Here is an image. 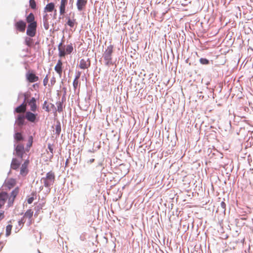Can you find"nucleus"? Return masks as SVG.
Masks as SVG:
<instances>
[{"mask_svg": "<svg viewBox=\"0 0 253 253\" xmlns=\"http://www.w3.org/2000/svg\"><path fill=\"white\" fill-rule=\"evenodd\" d=\"M77 24L76 19L73 18L71 19L69 18L68 19L67 24L71 28L74 27Z\"/></svg>", "mask_w": 253, "mask_h": 253, "instance_id": "nucleus-24", "label": "nucleus"}, {"mask_svg": "<svg viewBox=\"0 0 253 253\" xmlns=\"http://www.w3.org/2000/svg\"><path fill=\"white\" fill-rule=\"evenodd\" d=\"M68 3V0H61L59 6V13L61 15H63L66 12V6Z\"/></svg>", "mask_w": 253, "mask_h": 253, "instance_id": "nucleus-14", "label": "nucleus"}, {"mask_svg": "<svg viewBox=\"0 0 253 253\" xmlns=\"http://www.w3.org/2000/svg\"><path fill=\"white\" fill-rule=\"evenodd\" d=\"M48 149H49L51 154L49 157V159L51 160L53 158V149L52 148V145L50 144H48Z\"/></svg>", "mask_w": 253, "mask_h": 253, "instance_id": "nucleus-30", "label": "nucleus"}, {"mask_svg": "<svg viewBox=\"0 0 253 253\" xmlns=\"http://www.w3.org/2000/svg\"><path fill=\"white\" fill-rule=\"evenodd\" d=\"M79 85V80L74 79L73 81V86L75 89H77Z\"/></svg>", "mask_w": 253, "mask_h": 253, "instance_id": "nucleus-33", "label": "nucleus"}, {"mask_svg": "<svg viewBox=\"0 0 253 253\" xmlns=\"http://www.w3.org/2000/svg\"><path fill=\"white\" fill-rule=\"evenodd\" d=\"M29 160H26L25 161L24 163L22 165L20 168V174L22 176H25L28 173L29 170L28 169V167L29 164Z\"/></svg>", "mask_w": 253, "mask_h": 253, "instance_id": "nucleus-8", "label": "nucleus"}, {"mask_svg": "<svg viewBox=\"0 0 253 253\" xmlns=\"http://www.w3.org/2000/svg\"><path fill=\"white\" fill-rule=\"evenodd\" d=\"M33 142V137L32 136H30L28 138V142L26 148V151H29L30 148L32 146Z\"/></svg>", "mask_w": 253, "mask_h": 253, "instance_id": "nucleus-25", "label": "nucleus"}, {"mask_svg": "<svg viewBox=\"0 0 253 253\" xmlns=\"http://www.w3.org/2000/svg\"><path fill=\"white\" fill-rule=\"evenodd\" d=\"M49 15L47 13H45V14L43 16V27L45 30H48L49 27Z\"/></svg>", "mask_w": 253, "mask_h": 253, "instance_id": "nucleus-20", "label": "nucleus"}, {"mask_svg": "<svg viewBox=\"0 0 253 253\" xmlns=\"http://www.w3.org/2000/svg\"><path fill=\"white\" fill-rule=\"evenodd\" d=\"M29 106L30 107V110L32 112H35L37 110V106L36 105V100L34 97H32V99L28 102Z\"/></svg>", "mask_w": 253, "mask_h": 253, "instance_id": "nucleus-19", "label": "nucleus"}, {"mask_svg": "<svg viewBox=\"0 0 253 253\" xmlns=\"http://www.w3.org/2000/svg\"><path fill=\"white\" fill-rule=\"evenodd\" d=\"M94 162V159H91L88 161V163L89 164H91V163H93Z\"/></svg>", "mask_w": 253, "mask_h": 253, "instance_id": "nucleus-41", "label": "nucleus"}, {"mask_svg": "<svg viewBox=\"0 0 253 253\" xmlns=\"http://www.w3.org/2000/svg\"><path fill=\"white\" fill-rule=\"evenodd\" d=\"M12 225L9 224L6 227V236H9L11 234V231L12 229Z\"/></svg>", "mask_w": 253, "mask_h": 253, "instance_id": "nucleus-28", "label": "nucleus"}, {"mask_svg": "<svg viewBox=\"0 0 253 253\" xmlns=\"http://www.w3.org/2000/svg\"><path fill=\"white\" fill-rule=\"evenodd\" d=\"M19 188L18 187H16L11 193L10 196L8 199V205L9 206L12 205L15 197L19 193Z\"/></svg>", "mask_w": 253, "mask_h": 253, "instance_id": "nucleus-10", "label": "nucleus"}, {"mask_svg": "<svg viewBox=\"0 0 253 253\" xmlns=\"http://www.w3.org/2000/svg\"><path fill=\"white\" fill-rule=\"evenodd\" d=\"M37 115L31 112L27 111L25 114L26 119L29 122L34 123L37 119Z\"/></svg>", "mask_w": 253, "mask_h": 253, "instance_id": "nucleus-12", "label": "nucleus"}, {"mask_svg": "<svg viewBox=\"0 0 253 253\" xmlns=\"http://www.w3.org/2000/svg\"><path fill=\"white\" fill-rule=\"evenodd\" d=\"M15 154L17 156L22 159L25 153L24 145L21 144H18L15 148Z\"/></svg>", "mask_w": 253, "mask_h": 253, "instance_id": "nucleus-6", "label": "nucleus"}, {"mask_svg": "<svg viewBox=\"0 0 253 253\" xmlns=\"http://www.w3.org/2000/svg\"><path fill=\"white\" fill-rule=\"evenodd\" d=\"M24 217L22 218L19 221V225H21L22 224H23L25 222V221L24 220Z\"/></svg>", "mask_w": 253, "mask_h": 253, "instance_id": "nucleus-39", "label": "nucleus"}, {"mask_svg": "<svg viewBox=\"0 0 253 253\" xmlns=\"http://www.w3.org/2000/svg\"><path fill=\"white\" fill-rule=\"evenodd\" d=\"M62 65L63 63L61 59L58 60L56 65L54 67V70L58 74L60 77H61L62 74Z\"/></svg>", "mask_w": 253, "mask_h": 253, "instance_id": "nucleus-13", "label": "nucleus"}, {"mask_svg": "<svg viewBox=\"0 0 253 253\" xmlns=\"http://www.w3.org/2000/svg\"><path fill=\"white\" fill-rule=\"evenodd\" d=\"M221 207L224 210H225L226 209V204L224 202H222L220 204Z\"/></svg>", "mask_w": 253, "mask_h": 253, "instance_id": "nucleus-37", "label": "nucleus"}, {"mask_svg": "<svg viewBox=\"0 0 253 253\" xmlns=\"http://www.w3.org/2000/svg\"><path fill=\"white\" fill-rule=\"evenodd\" d=\"M27 80L30 83L36 82L39 81V78L32 72H28L26 74Z\"/></svg>", "mask_w": 253, "mask_h": 253, "instance_id": "nucleus-9", "label": "nucleus"}, {"mask_svg": "<svg viewBox=\"0 0 253 253\" xmlns=\"http://www.w3.org/2000/svg\"><path fill=\"white\" fill-rule=\"evenodd\" d=\"M80 75H81V73L80 72L78 73V75L76 76V78L75 79L79 80Z\"/></svg>", "mask_w": 253, "mask_h": 253, "instance_id": "nucleus-40", "label": "nucleus"}, {"mask_svg": "<svg viewBox=\"0 0 253 253\" xmlns=\"http://www.w3.org/2000/svg\"><path fill=\"white\" fill-rule=\"evenodd\" d=\"M30 6L31 8L35 9L36 8V2L35 0H30L29 1Z\"/></svg>", "mask_w": 253, "mask_h": 253, "instance_id": "nucleus-31", "label": "nucleus"}, {"mask_svg": "<svg viewBox=\"0 0 253 253\" xmlns=\"http://www.w3.org/2000/svg\"><path fill=\"white\" fill-rule=\"evenodd\" d=\"M48 82V75H46L43 79V84L44 86H46Z\"/></svg>", "mask_w": 253, "mask_h": 253, "instance_id": "nucleus-34", "label": "nucleus"}, {"mask_svg": "<svg viewBox=\"0 0 253 253\" xmlns=\"http://www.w3.org/2000/svg\"><path fill=\"white\" fill-rule=\"evenodd\" d=\"M21 163V161L16 158H13L11 163V168L13 169L17 170L19 169Z\"/></svg>", "mask_w": 253, "mask_h": 253, "instance_id": "nucleus-16", "label": "nucleus"}, {"mask_svg": "<svg viewBox=\"0 0 253 253\" xmlns=\"http://www.w3.org/2000/svg\"><path fill=\"white\" fill-rule=\"evenodd\" d=\"M34 201V197H32L28 199L27 202L28 204H32Z\"/></svg>", "mask_w": 253, "mask_h": 253, "instance_id": "nucleus-36", "label": "nucleus"}, {"mask_svg": "<svg viewBox=\"0 0 253 253\" xmlns=\"http://www.w3.org/2000/svg\"><path fill=\"white\" fill-rule=\"evenodd\" d=\"M37 22L29 24L28 26L26 34L31 37H33L36 33Z\"/></svg>", "mask_w": 253, "mask_h": 253, "instance_id": "nucleus-4", "label": "nucleus"}, {"mask_svg": "<svg viewBox=\"0 0 253 253\" xmlns=\"http://www.w3.org/2000/svg\"><path fill=\"white\" fill-rule=\"evenodd\" d=\"M33 215V211L30 209L26 211V212L25 213L24 218L26 217L28 218L29 219H31Z\"/></svg>", "mask_w": 253, "mask_h": 253, "instance_id": "nucleus-26", "label": "nucleus"}, {"mask_svg": "<svg viewBox=\"0 0 253 253\" xmlns=\"http://www.w3.org/2000/svg\"><path fill=\"white\" fill-rule=\"evenodd\" d=\"M16 184V181L15 179L9 178L7 179L5 182V186L9 189L13 187Z\"/></svg>", "mask_w": 253, "mask_h": 253, "instance_id": "nucleus-18", "label": "nucleus"}, {"mask_svg": "<svg viewBox=\"0 0 253 253\" xmlns=\"http://www.w3.org/2000/svg\"><path fill=\"white\" fill-rule=\"evenodd\" d=\"M2 206L1 204H0V209L1 208V207Z\"/></svg>", "mask_w": 253, "mask_h": 253, "instance_id": "nucleus-43", "label": "nucleus"}, {"mask_svg": "<svg viewBox=\"0 0 253 253\" xmlns=\"http://www.w3.org/2000/svg\"><path fill=\"white\" fill-rule=\"evenodd\" d=\"M26 106L27 104L23 103L15 109V112L19 114L25 113L26 111Z\"/></svg>", "mask_w": 253, "mask_h": 253, "instance_id": "nucleus-21", "label": "nucleus"}, {"mask_svg": "<svg viewBox=\"0 0 253 253\" xmlns=\"http://www.w3.org/2000/svg\"><path fill=\"white\" fill-rule=\"evenodd\" d=\"M26 21L29 23V24L32 23L36 22V21H35L34 15L32 13H30L27 16V17H26Z\"/></svg>", "mask_w": 253, "mask_h": 253, "instance_id": "nucleus-23", "label": "nucleus"}, {"mask_svg": "<svg viewBox=\"0 0 253 253\" xmlns=\"http://www.w3.org/2000/svg\"><path fill=\"white\" fill-rule=\"evenodd\" d=\"M46 110L47 112H48V111H49V109H48V108L47 107H46Z\"/></svg>", "mask_w": 253, "mask_h": 253, "instance_id": "nucleus-42", "label": "nucleus"}, {"mask_svg": "<svg viewBox=\"0 0 253 253\" xmlns=\"http://www.w3.org/2000/svg\"><path fill=\"white\" fill-rule=\"evenodd\" d=\"M25 43L28 46H31L33 43V40L29 37H26L25 39Z\"/></svg>", "mask_w": 253, "mask_h": 253, "instance_id": "nucleus-27", "label": "nucleus"}, {"mask_svg": "<svg viewBox=\"0 0 253 253\" xmlns=\"http://www.w3.org/2000/svg\"><path fill=\"white\" fill-rule=\"evenodd\" d=\"M15 29L20 32H24L26 27V23L23 20L17 21L14 25Z\"/></svg>", "mask_w": 253, "mask_h": 253, "instance_id": "nucleus-7", "label": "nucleus"}, {"mask_svg": "<svg viewBox=\"0 0 253 253\" xmlns=\"http://www.w3.org/2000/svg\"><path fill=\"white\" fill-rule=\"evenodd\" d=\"M90 65L89 59H82L79 63V67L82 69H87Z\"/></svg>", "mask_w": 253, "mask_h": 253, "instance_id": "nucleus-11", "label": "nucleus"}, {"mask_svg": "<svg viewBox=\"0 0 253 253\" xmlns=\"http://www.w3.org/2000/svg\"><path fill=\"white\" fill-rule=\"evenodd\" d=\"M57 111L59 112L62 111V104L61 102H59L57 104Z\"/></svg>", "mask_w": 253, "mask_h": 253, "instance_id": "nucleus-35", "label": "nucleus"}, {"mask_svg": "<svg viewBox=\"0 0 253 253\" xmlns=\"http://www.w3.org/2000/svg\"><path fill=\"white\" fill-rule=\"evenodd\" d=\"M113 45H110L107 47L103 54L106 64L108 65L112 64V54L113 52Z\"/></svg>", "mask_w": 253, "mask_h": 253, "instance_id": "nucleus-3", "label": "nucleus"}, {"mask_svg": "<svg viewBox=\"0 0 253 253\" xmlns=\"http://www.w3.org/2000/svg\"><path fill=\"white\" fill-rule=\"evenodd\" d=\"M54 11L53 18L55 19L57 15V10L55 9V4L53 2L48 3L44 8V13L51 12Z\"/></svg>", "mask_w": 253, "mask_h": 253, "instance_id": "nucleus-5", "label": "nucleus"}, {"mask_svg": "<svg viewBox=\"0 0 253 253\" xmlns=\"http://www.w3.org/2000/svg\"><path fill=\"white\" fill-rule=\"evenodd\" d=\"M55 179V173L52 171H50L46 174L45 177H42L41 181H42L45 187H49L52 185Z\"/></svg>", "mask_w": 253, "mask_h": 253, "instance_id": "nucleus-2", "label": "nucleus"}, {"mask_svg": "<svg viewBox=\"0 0 253 253\" xmlns=\"http://www.w3.org/2000/svg\"><path fill=\"white\" fill-rule=\"evenodd\" d=\"M25 116L23 114H19L16 119L15 123L19 126H22L24 124Z\"/></svg>", "mask_w": 253, "mask_h": 253, "instance_id": "nucleus-17", "label": "nucleus"}, {"mask_svg": "<svg viewBox=\"0 0 253 253\" xmlns=\"http://www.w3.org/2000/svg\"><path fill=\"white\" fill-rule=\"evenodd\" d=\"M14 138L17 141H20V140H23V137L22 135V134L21 133L17 132V133H15V136H14Z\"/></svg>", "mask_w": 253, "mask_h": 253, "instance_id": "nucleus-29", "label": "nucleus"}, {"mask_svg": "<svg viewBox=\"0 0 253 253\" xmlns=\"http://www.w3.org/2000/svg\"><path fill=\"white\" fill-rule=\"evenodd\" d=\"M8 198V195L6 192H1L0 193V204L3 206L6 200Z\"/></svg>", "mask_w": 253, "mask_h": 253, "instance_id": "nucleus-22", "label": "nucleus"}, {"mask_svg": "<svg viewBox=\"0 0 253 253\" xmlns=\"http://www.w3.org/2000/svg\"><path fill=\"white\" fill-rule=\"evenodd\" d=\"M59 51L58 55L60 57H64L66 55L71 54L74 49L72 43L67 45H63V43L60 42L58 46Z\"/></svg>", "mask_w": 253, "mask_h": 253, "instance_id": "nucleus-1", "label": "nucleus"}, {"mask_svg": "<svg viewBox=\"0 0 253 253\" xmlns=\"http://www.w3.org/2000/svg\"><path fill=\"white\" fill-rule=\"evenodd\" d=\"M4 217V212H0V221Z\"/></svg>", "mask_w": 253, "mask_h": 253, "instance_id": "nucleus-38", "label": "nucleus"}, {"mask_svg": "<svg viewBox=\"0 0 253 253\" xmlns=\"http://www.w3.org/2000/svg\"><path fill=\"white\" fill-rule=\"evenodd\" d=\"M200 62L201 64L204 65H207L209 64V61L206 58H201L200 59Z\"/></svg>", "mask_w": 253, "mask_h": 253, "instance_id": "nucleus-32", "label": "nucleus"}, {"mask_svg": "<svg viewBox=\"0 0 253 253\" xmlns=\"http://www.w3.org/2000/svg\"><path fill=\"white\" fill-rule=\"evenodd\" d=\"M87 0H77L76 5L79 11H82L84 9L87 4Z\"/></svg>", "mask_w": 253, "mask_h": 253, "instance_id": "nucleus-15", "label": "nucleus"}]
</instances>
